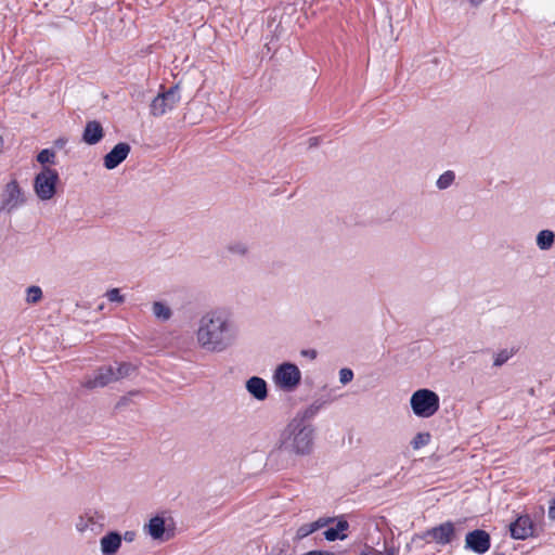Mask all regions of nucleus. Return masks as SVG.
Instances as JSON below:
<instances>
[{
  "instance_id": "nucleus-10",
  "label": "nucleus",
  "mask_w": 555,
  "mask_h": 555,
  "mask_svg": "<svg viewBox=\"0 0 555 555\" xmlns=\"http://www.w3.org/2000/svg\"><path fill=\"white\" fill-rule=\"evenodd\" d=\"M113 382H116L114 366L104 365L95 370L93 375L87 376L82 382V386L87 389H94L105 387Z\"/></svg>"
},
{
  "instance_id": "nucleus-25",
  "label": "nucleus",
  "mask_w": 555,
  "mask_h": 555,
  "mask_svg": "<svg viewBox=\"0 0 555 555\" xmlns=\"http://www.w3.org/2000/svg\"><path fill=\"white\" fill-rule=\"evenodd\" d=\"M430 441V434L429 433H418L411 441V446L414 450H417L422 447H425Z\"/></svg>"
},
{
  "instance_id": "nucleus-29",
  "label": "nucleus",
  "mask_w": 555,
  "mask_h": 555,
  "mask_svg": "<svg viewBox=\"0 0 555 555\" xmlns=\"http://www.w3.org/2000/svg\"><path fill=\"white\" fill-rule=\"evenodd\" d=\"M353 378V372L350 369L344 367L339 371V382L343 385L350 383Z\"/></svg>"
},
{
  "instance_id": "nucleus-1",
  "label": "nucleus",
  "mask_w": 555,
  "mask_h": 555,
  "mask_svg": "<svg viewBox=\"0 0 555 555\" xmlns=\"http://www.w3.org/2000/svg\"><path fill=\"white\" fill-rule=\"evenodd\" d=\"M314 428L302 418L294 417L282 430L274 449L268 455V463L275 469L286 468L293 455H308L313 449Z\"/></svg>"
},
{
  "instance_id": "nucleus-4",
  "label": "nucleus",
  "mask_w": 555,
  "mask_h": 555,
  "mask_svg": "<svg viewBox=\"0 0 555 555\" xmlns=\"http://www.w3.org/2000/svg\"><path fill=\"white\" fill-rule=\"evenodd\" d=\"M59 173L55 169L43 166L42 170L35 177L34 190L41 201L51 199L56 193Z\"/></svg>"
},
{
  "instance_id": "nucleus-8",
  "label": "nucleus",
  "mask_w": 555,
  "mask_h": 555,
  "mask_svg": "<svg viewBox=\"0 0 555 555\" xmlns=\"http://www.w3.org/2000/svg\"><path fill=\"white\" fill-rule=\"evenodd\" d=\"M25 198L16 180L9 182L5 185V189L1 193L0 197V211L11 212L22 204H24Z\"/></svg>"
},
{
  "instance_id": "nucleus-12",
  "label": "nucleus",
  "mask_w": 555,
  "mask_h": 555,
  "mask_svg": "<svg viewBox=\"0 0 555 555\" xmlns=\"http://www.w3.org/2000/svg\"><path fill=\"white\" fill-rule=\"evenodd\" d=\"M131 147L126 142H120L116 144L105 156H104V167L108 170H112L118 167L129 155Z\"/></svg>"
},
{
  "instance_id": "nucleus-2",
  "label": "nucleus",
  "mask_w": 555,
  "mask_h": 555,
  "mask_svg": "<svg viewBox=\"0 0 555 555\" xmlns=\"http://www.w3.org/2000/svg\"><path fill=\"white\" fill-rule=\"evenodd\" d=\"M196 336L203 349L222 352L235 343L237 326L229 312L212 310L201 318Z\"/></svg>"
},
{
  "instance_id": "nucleus-38",
  "label": "nucleus",
  "mask_w": 555,
  "mask_h": 555,
  "mask_svg": "<svg viewBox=\"0 0 555 555\" xmlns=\"http://www.w3.org/2000/svg\"><path fill=\"white\" fill-rule=\"evenodd\" d=\"M302 555H335V554L330 551H309Z\"/></svg>"
},
{
  "instance_id": "nucleus-31",
  "label": "nucleus",
  "mask_w": 555,
  "mask_h": 555,
  "mask_svg": "<svg viewBox=\"0 0 555 555\" xmlns=\"http://www.w3.org/2000/svg\"><path fill=\"white\" fill-rule=\"evenodd\" d=\"M228 250L233 254L245 255L247 247L243 243H233L228 246Z\"/></svg>"
},
{
  "instance_id": "nucleus-13",
  "label": "nucleus",
  "mask_w": 555,
  "mask_h": 555,
  "mask_svg": "<svg viewBox=\"0 0 555 555\" xmlns=\"http://www.w3.org/2000/svg\"><path fill=\"white\" fill-rule=\"evenodd\" d=\"M147 533L153 540L168 541L173 537V531L166 528L165 519L162 516H155L145 525Z\"/></svg>"
},
{
  "instance_id": "nucleus-26",
  "label": "nucleus",
  "mask_w": 555,
  "mask_h": 555,
  "mask_svg": "<svg viewBox=\"0 0 555 555\" xmlns=\"http://www.w3.org/2000/svg\"><path fill=\"white\" fill-rule=\"evenodd\" d=\"M315 528H314V525L312 522L310 524H304L302 526H300L297 531H296V535H295V540L297 541H300L302 539H305L306 537H308L309 534L315 532Z\"/></svg>"
},
{
  "instance_id": "nucleus-37",
  "label": "nucleus",
  "mask_w": 555,
  "mask_h": 555,
  "mask_svg": "<svg viewBox=\"0 0 555 555\" xmlns=\"http://www.w3.org/2000/svg\"><path fill=\"white\" fill-rule=\"evenodd\" d=\"M301 354L304 357H308V358L313 360V359L317 358L318 353H317V350H314V349H305V350L301 351Z\"/></svg>"
},
{
  "instance_id": "nucleus-18",
  "label": "nucleus",
  "mask_w": 555,
  "mask_h": 555,
  "mask_svg": "<svg viewBox=\"0 0 555 555\" xmlns=\"http://www.w3.org/2000/svg\"><path fill=\"white\" fill-rule=\"evenodd\" d=\"M555 241V234L551 230H542L537 235V245L541 250H548Z\"/></svg>"
},
{
  "instance_id": "nucleus-22",
  "label": "nucleus",
  "mask_w": 555,
  "mask_h": 555,
  "mask_svg": "<svg viewBox=\"0 0 555 555\" xmlns=\"http://www.w3.org/2000/svg\"><path fill=\"white\" fill-rule=\"evenodd\" d=\"M454 179H455L454 172L451 170H448L438 178L437 188L440 190H444L453 183Z\"/></svg>"
},
{
  "instance_id": "nucleus-32",
  "label": "nucleus",
  "mask_w": 555,
  "mask_h": 555,
  "mask_svg": "<svg viewBox=\"0 0 555 555\" xmlns=\"http://www.w3.org/2000/svg\"><path fill=\"white\" fill-rule=\"evenodd\" d=\"M361 555H393L392 551H387L386 553L375 550L374 547L366 546L365 551L361 553Z\"/></svg>"
},
{
  "instance_id": "nucleus-19",
  "label": "nucleus",
  "mask_w": 555,
  "mask_h": 555,
  "mask_svg": "<svg viewBox=\"0 0 555 555\" xmlns=\"http://www.w3.org/2000/svg\"><path fill=\"white\" fill-rule=\"evenodd\" d=\"M323 401L317 400L304 411L298 412L295 417H300L304 423H308V421L311 420L323 408Z\"/></svg>"
},
{
  "instance_id": "nucleus-17",
  "label": "nucleus",
  "mask_w": 555,
  "mask_h": 555,
  "mask_svg": "<svg viewBox=\"0 0 555 555\" xmlns=\"http://www.w3.org/2000/svg\"><path fill=\"white\" fill-rule=\"evenodd\" d=\"M247 391L257 400L263 401L268 397V386L263 378L253 376L246 382Z\"/></svg>"
},
{
  "instance_id": "nucleus-27",
  "label": "nucleus",
  "mask_w": 555,
  "mask_h": 555,
  "mask_svg": "<svg viewBox=\"0 0 555 555\" xmlns=\"http://www.w3.org/2000/svg\"><path fill=\"white\" fill-rule=\"evenodd\" d=\"M55 153L52 150L44 149L37 155V160L44 165L47 163L54 164Z\"/></svg>"
},
{
  "instance_id": "nucleus-14",
  "label": "nucleus",
  "mask_w": 555,
  "mask_h": 555,
  "mask_svg": "<svg viewBox=\"0 0 555 555\" xmlns=\"http://www.w3.org/2000/svg\"><path fill=\"white\" fill-rule=\"evenodd\" d=\"M104 520V516L100 515L95 511H89L85 515H81L76 524V528L78 531L83 532L88 529L91 531H95L96 529H101Z\"/></svg>"
},
{
  "instance_id": "nucleus-30",
  "label": "nucleus",
  "mask_w": 555,
  "mask_h": 555,
  "mask_svg": "<svg viewBox=\"0 0 555 555\" xmlns=\"http://www.w3.org/2000/svg\"><path fill=\"white\" fill-rule=\"evenodd\" d=\"M106 297L109 301L124 302L125 297L120 294L118 288H112L106 293Z\"/></svg>"
},
{
  "instance_id": "nucleus-41",
  "label": "nucleus",
  "mask_w": 555,
  "mask_h": 555,
  "mask_svg": "<svg viewBox=\"0 0 555 555\" xmlns=\"http://www.w3.org/2000/svg\"><path fill=\"white\" fill-rule=\"evenodd\" d=\"M129 399L127 397H121L119 401L116 403V409H120L121 406L128 404Z\"/></svg>"
},
{
  "instance_id": "nucleus-36",
  "label": "nucleus",
  "mask_w": 555,
  "mask_h": 555,
  "mask_svg": "<svg viewBox=\"0 0 555 555\" xmlns=\"http://www.w3.org/2000/svg\"><path fill=\"white\" fill-rule=\"evenodd\" d=\"M547 515L551 520H555V498L550 502Z\"/></svg>"
},
{
  "instance_id": "nucleus-23",
  "label": "nucleus",
  "mask_w": 555,
  "mask_h": 555,
  "mask_svg": "<svg viewBox=\"0 0 555 555\" xmlns=\"http://www.w3.org/2000/svg\"><path fill=\"white\" fill-rule=\"evenodd\" d=\"M514 356V350L503 349L494 356L493 366H502Z\"/></svg>"
},
{
  "instance_id": "nucleus-5",
  "label": "nucleus",
  "mask_w": 555,
  "mask_h": 555,
  "mask_svg": "<svg viewBox=\"0 0 555 555\" xmlns=\"http://www.w3.org/2000/svg\"><path fill=\"white\" fill-rule=\"evenodd\" d=\"M180 87L179 83L171 86L169 89L159 92L151 102L150 113L155 117L165 115L167 112L172 111L180 102Z\"/></svg>"
},
{
  "instance_id": "nucleus-44",
  "label": "nucleus",
  "mask_w": 555,
  "mask_h": 555,
  "mask_svg": "<svg viewBox=\"0 0 555 555\" xmlns=\"http://www.w3.org/2000/svg\"><path fill=\"white\" fill-rule=\"evenodd\" d=\"M498 555H505V554H504V553H500V554H498Z\"/></svg>"
},
{
  "instance_id": "nucleus-15",
  "label": "nucleus",
  "mask_w": 555,
  "mask_h": 555,
  "mask_svg": "<svg viewBox=\"0 0 555 555\" xmlns=\"http://www.w3.org/2000/svg\"><path fill=\"white\" fill-rule=\"evenodd\" d=\"M103 555H116L121 546V534L118 531H109L100 540Z\"/></svg>"
},
{
  "instance_id": "nucleus-9",
  "label": "nucleus",
  "mask_w": 555,
  "mask_h": 555,
  "mask_svg": "<svg viewBox=\"0 0 555 555\" xmlns=\"http://www.w3.org/2000/svg\"><path fill=\"white\" fill-rule=\"evenodd\" d=\"M491 546L490 534L482 529L469 531L465 537V548L476 554H485Z\"/></svg>"
},
{
  "instance_id": "nucleus-43",
  "label": "nucleus",
  "mask_w": 555,
  "mask_h": 555,
  "mask_svg": "<svg viewBox=\"0 0 555 555\" xmlns=\"http://www.w3.org/2000/svg\"><path fill=\"white\" fill-rule=\"evenodd\" d=\"M3 147V138L0 135V153L2 152Z\"/></svg>"
},
{
  "instance_id": "nucleus-3",
  "label": "nucleus",
  "mask_w": 555,
  "mask_h": 555,
  "mask_svg": "<svg viewBox=\"0 0 555 555\" xmlns=\"http://www.w3.org/2000/svg\"><path fill=\"white\" fill-rule=\"evenodd\" d=\"M413 413L418 417H430L439 410V397L430 389L416 390L410 400Z\"/></svg>"
},
{
  "instance_id": "nucleus-33",
  "label": "nucleus",
  "mask_w": 555,
  "mask_h": 555,
  "mask_svg": "<svg viewBox=\"0 0 555 555\" xmlns=\"http://www.w3.org/2000/svg\"><path fill=\"white\" fill-rule=\"evenodd\" d=\"M334 521V518H331V517H327V518H324V517H321L319 518L318 520L313 521L312 524L314 525V528L315 530H319L325 526H327L328 524L333 522Z\"/></svg>"
},
{
  "instance_id": "nucleus-20",
  "label": "nucleus",
  "mask_w": 555,
  "mask_h": 555,
  "mask_svg": "<svg viewBox=\"0 0 555 555\" xmlns=\"http://www.w3.org/2000/svg\"><path fill=\"white\" fill-rule=\"evenodd\" d=\"M153 313L157 319L163 321L169 320L172 314L171 309L160 301H155L153 304Z\"/></svg>"
},
{
  "instance_id": "nucleus-39",
  "label": "nucleus",
  "mask_w": 555,
  "mask_h": 555,
  "mask_svg": "<svg viewBox=\"0 0 555 555\" xmlns=\"http://www.w3.org/2000/svg\"><path fill=\"white\" fill-rule=\"evenodd\" d=\"M320 144V138L319 137H312L308 140V146L309 149L317 147Z\"/></svg>"
},
{
  "instance_id": "nucleus-28",
  "label": "nucleus",
  "mask_w": 555,
  "mask_h": 555,
  "mask_svg": "<svg viewBox=\"0 0 555 555\" xmlns=\"http://www.w3.org/2000/svg\"><path fill=\"white\" fill-rule=\"evenodd\" d=\"M323 535L324 538L327 540V541H336V540H345L347 538V534L345 533H339L335 527H331L328 529H326L324 532H323Z\"/></svg>"
},
{
  "instance_id": "nucleus-6",
  "label": "nucleus",
  "mask_w": 555,
  "mask_h": 555,
  "mask_svg": "<svg viewBox=\"0 0 555 555\" xmlns=\"http://www.w3.org/2000/svg\"><path fill=\"white\" fill-rule=\"evenodd\" d=\"M274 380L281 389L292 391L300 384L301 373L297 365L285 362L276 367Z\"/></svg>"
},
{
  "instance_id": "nucleus-24",
  "label": "nucleus",
  "mask_w": 555,
  "mask_h": 555,
  "mask_svg": "<svg viewBox=\"0 0 555 555\" xmlns=\"http://www.w3.org/2000/svg\"><path fill=\"white\" fill-rule=\"evenodd\" d=\"M42 298V291L39 286L33 285L27 288L26 301L28 304H37Z\"/></svg>"
},
{
  "instance_id": "nucleus-21",
  "label": "nucleus",
  "mask_w": 555,
  "mask_h": 555,
  "mask_svg": "<svg viewBox=\"0 0 555 555\" xmlns=\"http://www.w3.org/2000/svg\"><path fill=\"white\" fill-rule=\"evenodd\" d=\"M135 366L128 362L118 363L117 367H114V375L116 376V382L128 377L134 372Z\"/></svg>"
},
{
  "instance_id": "nucleus-42",
  "label": "nucleus",
  "mask_w": 555,
  "mask_h": 555,
  "mask_svg": "<svg viewBox=\"0 0 555 555\" xmlns=\"http://www.w3.org/2000/svg\"><path fill=\"white\" fill-rule=\"evenodd\" d=\"M473 7H478L483 0H468Z\"/></svg>"
},
{
  "instance_id": "nucleus-34",
  "label": "nucleus",
  "mask_w": 555,
  "mask_h": 555,
  "mask_svg": "<svg viewBox=\"0 0 555 555\" xmlns=\"http://www.w3.org/2000/svg\"><path fill=\"white\" fill-rule=\"evenodd\" d=\"M335 529L339 532V533H344V531L348 530L349 529V522L344 519V518H340L338 519L337 524H336V527Z\"/></svg>"
},
{
  "instance_id": "nucleus-7",
  "label": "nucleus",
  "mask_w": 555,
  "mask_h": 555,
  "mask_svg": "<svg viewBox=\"0 0 555 555\" xmlns=\"http://www.w3.org/2000/svg\"><path fill=\"white\" fill-rule=\"evenodd\" d=\"M436 542L439 545H447L452 543L456 539V528L454 522L448 520L436 527L427 529L421 539Z\"/></svg>"
},
{
  "instance_id": "nucleus-35",
  "label": "nucleus",
  "mask_w": 555,
  "mask_h": 555,
  "mask_svg": "<svg viewBox=\"0 0 555 555\" xmlns=\"http://www.w3.org/2000/svg\"><path fill=\"white\" fill-rule=\"evenodd\" d=\"M137 537V533L135 531H126L122 535H121V540L124 539L126 542H133L134 539Z\"/></svg>"
},
{
  "instance_id": "nucleus-11",
  "label": "nucleus",
  "mask_w": 555,
  "mask_h": 555,
  "mask_svg": "<svg viewBox=\"0 0 555 555\" xmlns=\"http://www.w3.org/2000/svg\"><path fill=\"white\" fill-rule=\"evenodd\" d=\"M511 537L516 540H526L533 537L534 524L529 515H521L509 525Z\"/></svg>"
},
{
  "instance_id": "nucleus-16",
  "label": "nucleus",
  "mask_w": 555,
  "mask_h": 555,
  "mask_svg": "<svg viewBox=\"0 0 555 555\" xmlns=\"http://www.w3.org/2000/svg\"><path fill=\"white\" fill-rule=\"evenodd\" d=\"M104 137V130L100 121L90 120L82 132V141L89 145L99 143Z\"/></svg>"
},
{
  "instance_id": "nucleus-40",
  "label": "nucleus",
  "mask_w": 555,
  "mask_h": 555,
  "mask_svg": "<svg viewBox=\"0 0 555 555\" xmlns=\"http://www.w3.org/2000/svg\"><path fill=\"white\" fill-rule=\"evenodd\" d=\"M66 143H67V139L66 138H59V139H56L54 141V146L57 147V149H63Z\"/></svg>"
}]
</instances>
